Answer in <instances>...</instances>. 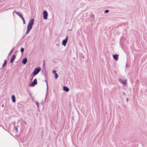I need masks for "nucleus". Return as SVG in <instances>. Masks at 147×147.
I'll return each instance as SVG.
<instances>
[{
	"mask_svg": "<svg viewBox=\"0 0 147 147\" xmlns=\"http://www.w3.org/2000/svg\"><path fill=\"white\" fill-rule=\"evenodd\" d=\"M11 98L12 99V101L13 102H15L16 101V98L15 97L14 95H12L11 96Z\"/></svg>",
	"mask_w": 147,
	"mask_h": 147,
	"instance_id": "nucleus-10",
	"label": "nucleus"
},
{
	"mask_svg": "<svg viewBox=\"0 0 147 147\" xmlns=\"http://www.w3.org/2000/svg\"><path fill=\"white\" fill-rule=\"evenodd\" d=\"M37 84V79L35 78L32 83L29 84V86L30 87L34 86L35 85Z\"/></svg>",
	"mask_w": 147,
	"mask_h": 147,
	"instance_id": "nucleus-3",
	"label": "nucleus"
},
{
	"mask_svg": "<svg viewBox=\"0 0 147 147\" xmlns=\"http://www.w3.org/2000/svg\"><path fill=\"white\" fill-rule=\"evenodd\" d=\"M24 49L23 47H21L20 49V51L22 54L24 51Z\"/></svg>",
	"mask_w": 147,
	"mask_h": 147,
	"instance_id": "nucleus-14",
	"label": "nucleus"
},
{
	"mask_svg": "<svg viewBox=\"0 0 147 147\" xmlns=\"http://www.w3.org/2000/svg\"><path fill=\"white\" fill-rule=\"evenodd\" d=\"M43 18L45 20H47L48 17V13L46 10L44 11L43 12Z\"/></svg>",
	"mask_w": 147,
	"mask_h": 147,
	"instance_id": "nucleus-5",
	"label": "nucleus"
},
{
	"mask_svg": "<svg viewBox=\"0 0 147 147\" xmlns=\"http://www.w3.org/2000/svg\"><path fill=\"white\" fill-rule=\"evenodd\" d=\"M122 83L123 85H126L127 84V83H126V82L125 81H123V82H122Z\"/></svg>",
	"mask_w": 147,
	"mask_h": 147,
	"instance_id": "nucleus-21",
	"label": "nucleus"
},
{
	"mask_svg": "<svg viewBox=\"0 0 147 147\" xmlns=\"http://www.w3.org/2000/svg\"><path fill=\"white\" fill-rule=\"evenodd\" d=\"M15 13H16L17 15L18 16H20L21 14L19 13V12H18L17 11H15Z\"/></svg>",
	"mask_w": 147,
	"mask_h": 147,
	"instance_id": "nucleus-16",
	"label": "nucleus"
},
{
	"mask_svg": "<svg viewBox=\"0 0 147 147\" xmlns=\"http://www.w3.org/2000/svg\"><path fill=\"white\" fill-rule=\"evenodd\" d=\"M52 73L53 74H56V71L55 70H53L52 71Z\"/></svg>",
	"mask_w": 147,
	"mask_h": 147,
	"instance_id": "nucleus-20",
	"label": "nucleus"
},
{
	"mask_svg": "<svg viewBox=\"0 0 147 147\" xmlns=\"http://www.w3.org/2000/svg\"><path fill=\"white\" fill-rule=\"evenodd\" d=\"M41 104L42 105L43 104V103L42 102V103H41Z\"/></svg>",
	"mask_w": 147,
	"mask_h": 147,
	"instance_id": "nucleus-30",
	"label": "nucleus"
},
{
	"mask_svg": "<svg viewBox=\"0 0 147 147\" xmlns=\"http://www.w3.org/2000/svg\"><path fill=\"white\" fill-rule=\"evenodd\" d=\"M16 58V55L15 54H14L12 57L10 59V63H13V61H14Z\"/></svg>",
	"mask_w": 147,
	"mask_h": 147,
	"instance_id": "nucleus-6",
	"label": "nucleus"
},
{
	"mask_svg": "<svg viewBox=\"0 0 147 147\" xmlns=\"http://www.w3.org/2000/svg\"><path fill=\"white\" fill-rule=\"evenodd\" d=\"M15 129L16 130V131H18V127H15Z\"/></svg>",
	"mask_w": 147,
	"mask_h": 147,
	"instance_id": "nucleus-25",
	"label": "nucleus"
},
{
	"mask_svg": "<svg viewBox=\"0 0 147 147\" xmlns=\"http://www.w3.org/2000/svg\"><path fill=\"white\" fill-rule=\"evenodd\" d=\"M34 19H31L29 22L27 27L26 32V34H28L32 28V26L34 23Z\"/></svg>",
	"mask_w": 147,
	"mask_h": 147,
	"instance_id": "nucleus-1",
	"label": "nucleus"
},
{
	"mask_svg": "<svg viewBox=\"0 0 147 147\" xmlns=\"http://www.w3.org/2000/svg\"><path fill=\"white\" fill-rule=\"evenodd\" d=\"M68 38V36H67L66 38L65 39H64L62 41V44L64 46H65L66 45V43L67 42Z\"/></svg>",
	"mask_w": 147,
	"mask_h": 147,
	"instance_id": "nucleus-4",
	"label": "nucleus"
},
{
	"mask_svg": "<svg viewBox=\"0 0 147 147\" xmlns=\"http://www.w3.org/2000/svg\"><path fill=\"white\" fill-rule=\"evenodd\" d=\"M58 78V75L57 73H56L55 74V79H57Z\"/></svg>",
	"mask_w": 147,
	"mask_h": 147,
	"instance_id": "nucleus-17",
	"label": "nucleus"
},
{
	"mask_svg": "<svg viewBox=\"0 0 147 147\" xmlns=\"http://www.w3.org/2000/svg\"><path fill=\"white\" fill-rule=\"evenodd\" d=\"M109 10L107 9V10H105V11H104V13H109Z\"/></svg>",
	"mask_w": 147,
	"mask_h": 147,
	"instance_id": "nucleus-18",
	"label": "nucleus"
},
{
	"mask_svg": "<svg viewBox=\"0 0 147 147\" xmlns=\"http://www.w3.org/2000/svg\"><path fill=\"white\" fill-rule=\"evenodd\" d=\"M90 17L94 19V15L93 13H91L90 16Z\"/></svg>",
	"mask_w": 147,
	"mask_h": 147,
	"instance_id": "nucleus-12",
	"label": "nucleus"
},
{
	"mask_svg": "<svg viewBox=\"0 0 147 147\" xmlns=\"http://www.w3.org/2000/svg\"><path fill=\"white\" fill-rule=\"evenodd\" d=\"M41 68L38 67L35 69L32 72V74L34 75H36L40 71Z\"/></svg>",
	"mask_w": 147,
	"mask_h": 147,
	"instance_id": "nucleus-2",
	"label": "nucleus"
},
{
	"mask_svg": "<svg viewBox=\"0 0 147 147\" xmlns=\"http://www.w3.org/2000/svg\"><path fill=\"white\" fill-rule=\"evenodd\" d=\"M27 62V58H24L22 60V63L24 64L25 65Z\"/></svg>",
	"mask_w": 147,
	"mask_h": 147,
	"instance_id": "nucleus-8",
	"label": "nucleus"
},
{
	"mask_svg": "<svg viewBox=\"0 0 147 147\" xmlns=\"http://www.w3.org/2000/svg\"><path fill=\"white\" fill-rule=\"evenodd\" d=\"M13 49H14V48H13V49H12L11 51L9 53L8 55H10V54L11 53V52H12V51H13Z\"/></svg>",
	"mask_w": 147,
	"mask_h": 147,
	"instance_id": "nucleus-23",
	"label": "nucleus"
},
{
	"mask_svg": "<svg viewBox=\"0 0 147 147\" xmlns=\"http://www.w3.org/2000/svg\"><path fill=\"white\" fill-rule=\"evenodd\" d=\"M45 82H46L47 84V94H48V85L47 84V80H45Z\"/></svg>",
	"mask_w": 147,
	"mask_h": 147,
	"instance_id": "nucleus-15",
	"label": "nucleus"
},
{
	"mask_svg": "<svg viewBox=\"0 0 147 147\" xmlns=\"http://www.w3.org/2000/svg\"><path fill=\"white\" fill-rule=\"evenodd\" d=\"M128 100H129V99L128 98H127V99H126V101L127 102H128Z\"/></svg>",
	"mask_w": 147,
	"mask_h": 147,
	"instance_id": "nucleus-27",
	"label": "nucleus"
},
{
	"mask_svg": "<svg viewBox=\"0 0 147 147\" xmlns=\"http://www.w3.org/2000/svg\"><path fill=\"white\" fill-rule=\"evenodd\" d=\"M26 35H25V34H24V37L25 36H26Z\"/></svg>",
	"mask_w": 147,
	"mask_h": 147,
	"instance_id": "nucleus-28",
	"label": "nucleus"
},
{
	"mask_svg": "<svg viewBox=\"0 0 147 147\" xmlns=\"http://www.w3.org/2000/svg\"><path fill=\"white\" fill-rule=\"evenodd\" d=\"M19 16L21 18V19H22V20H23V24H25V20H24V18H23V17L22 16V14H21Z\"/></svg>",
	"mask_w": 147,
	"mask_h": 147,
	"instance_id": "nucleus-11",
	"label": "nucleus"
},
{
	"mask_svg": "<svg viewBox=\"0 0 147 147\" xmlns=\"http://www.w3.org/2000/svg\"><path fill=\"white\" fill-rule=\"evenodd\" d=\"M6 63H7V60H5V61L4 63L2 65V67H4L5 66V65L6 64Z\"/></svg>",
	"mask_w": 147,
	"mask_h": 147,
	"instance_id": "nucleus-13",
	"label": "nucleus"
},
{
	"mask_svg": "<svg viewBox=\"0 0 147 147\" xmlns=\"http://www.w3.org/2000/svg\"><path fill=\"white\" fill-rule=\"evenodd\" d=\"M63 90L67 92L69 91V88L66 86H63Z\"/></svg>",
	"mask_w": 147,
	"mask_h": 147,
	"instance_id": "nucleus-9",
	"label": "nucleus"
},
{
	"mask_svg": "<svg viewBox=\"0 0 147 147\" xmlns=\"http://www.w3.org/2000/svg\"><path fill=\"white\" fill-rule=\"evenodd\" d=\"M36 104L37 106V107L38 108L39 106V103L38 102H36Z\"/></svg>",
	"mask_w": 147,
	"mask_h": 147,
	"instance_id": "nucleus-19",
	"label": "nucleus"
},
{
	"mask_svg": "<svg viewBox=\"0 0 147 147\" xmlns=\"http://www.w3.org/2000/svg\"><path fill=\"white\" fill-rule=\"evenodd\" d=\"M45 60H44L43 61V67H45Z\"/></svg>",
	"mask_w": 147,
	"mask_h": 147,
	"instance_id": "nucleus-22",
	"label": "nucleus"
},
{
	"mask_svg": "<svg viewBox=\"0 0 147 147\" xmlns=\"http://www.w3.org/2000/svg\"><path fill=\"white\" fill-rule=\"evenodd\" d=\"M122 93L124 96L126 94L124 92H123Z\"/></svg>",
	"mask_w": 147,
	"mask_h": 147,
	"instance_id": "nucleus-26",
	"label": "nucleus"
},
{
	"mask_svg": "<svg viewBox=\"0 0 147 147\" xmlns=\"http://www.w3.org/2000/svg\"><path fill=\"white\" fill-rule=\"evenodd\" d=\"M35 75H33V74H32V73L31 74V76L32 77V78L31 79V80H32V78H33Z\"/></svg>",
	"mask_w": 147,
	"mask_h": 147,
	"instance_id": "nucleus-24",
	"label": "nucleus"
},
{
	"mask_svg": "<svg viewBox=\"0 0 147 147\" xmlns=\"http://www.w3.org/2000/svg\"><path fill=\"white\" fill-rule=\"evenodd\" d=\"M3 106H4V105H3H3H2L1 107H3Z\"/></svg>",
	"mask_w": 147,
	"mask_h": 147,
	"instance_id": "nucleus-29",
	"label": "nucleus"
},
{
	"mask_svg": "<svg viewBox=\"0 0 147 147\" xmlns=\"http://www.w3.org/2000/svg\"><path fill=\"white\" fill-rule=\"evenodd\" d=\"M113 57L115 61H117L118 59V55L117 54L113 55Z\"/></svg>",
	"mask_w": 147,
	"mask_h": 147,
	"instance_id": "nucleus-7",
	"label": "nucleus"
}]
</instances>
